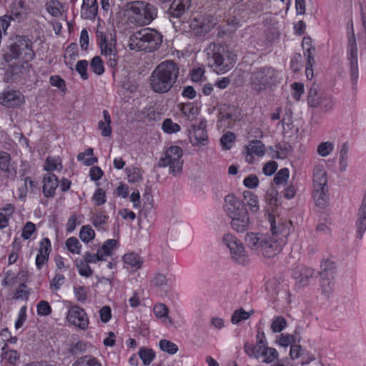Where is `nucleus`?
Returning <instances> with one entry per match:
<instances>
[{
	"instance_id": "obj_35",
	"label": "nucleus",
	"mask_w": 366,
	"mask_h": 366,
	"mask_svg": "<svg viewBox=\"0 0 366 366\" xmlns=\"http://www.w3.org/2000/svg\"><path fill=\"white\" fill-rule=\"evenodd\" d=\"M92 71L97 75H101L104 72V66L100 56H94L90 63Z\"/></svg>"
},
{
	"instance_id": "obj_24",
	"label": "nucleus",
	"mask_w": 366,
	"mask_h": 366,
	"mask_svg": "<svg viewBox=\"0 0 366 366\" xmlns=\"http://www.w3.org/2000/svg\"><path fill=\"white\" fill-rule=\"evenodd\" d=\"M104 121L101 120L98 123V128L102 130V135L104 137H109L112 134L111 117L107 110L103 111Z\"/></svg>"
},
{
	"instance_id": "obj_16",
	"label": "nucleus",
	"mask_w": 366,
	"mask_h": 366,
	"mask_svg": "<svg viewBox=\"0 0 366 366\" xmlns=\"http://www.w3.org/2000/svg\"><path fill=\"white\" fill-rule=\"evenodd\" d=\"M247 158L246 160L249 163L253 162V155L262 157L265 153V148L263 143L259 140H252L249 142V145L246 147Z\"/></svg>"
},
{
	"instance_id": "obj_18",
	"label": "nucleus",
	"mask_w": 366,
	"mask_h": 366,
	"mask_svg": "<svg viewBox=\"0 0 366 366\" xmlns=\"http://www.w3.org/2000/svg\"><path fill=\"white\" fill-rule=\"evenodd\" d=\"M223 242L230 249L232 254L240 256L244 252L243 244L239 242L232 234H226L223 237Z\"/></svg>"
},
{
	"instance_id": "obj_6",
	"label": "nucleus",
	"mask_w": 366,
	"mask_h": 366,
	"mask_svg": "<svg viewBox=\"0 0 366 366\" xmlns=\"http://www.w3.org/2000/svg\"><path fill=\"white\" fill-rule=\"evenodd\" d=\"M183 152L178 146L170 147L164 153V157L159 159V167L169 166L170 170L175 174L179 172L182 168L183 161L181 159Z\"/></svg>"
},
{
	"instance_id": "obj_45",
	"label": "nucleus",
	"mask_w": 366,
	"mask_h": 366,
	"mask_svg": "<svg viewBox=\"0 0 366 366\" xmlns=\"http://www.w3.org/2000/svg\"><path fill=\"white\" fill-rule=\"evenodd\" d=\"M51 251V244L48 238H44L40 242V247L37 255L45 256L49 258Z\"/></svg>"
},
{
	"instance_id": "obj_14",
	"label": "nucleus",
	"mask_w": 366,
	"mask_h": 366,
	"mask_svg": "<svg viewBox=\"0 0 366 366\" xmlns=\"http://www.w3.org/2000/svg\"><path fill=\"white\" fill-rule=\"evenodd\" d=\"M190 6L191 0H174L167 11L170 21L172 18H181Z\"/></svg>"
},
{
	"instance_id": "obj_4",
	"label": "nucleus",
	"mask_w": 366,
	"mask_h": 366,
	"mask_svg": "<svg viewBox=\"0 0 366 366\" xmlns=\"http://www.w3.org/2000/svg\"><path fill=\"white\" fill-rule=\"evenodd\" d=\"M9 49L10 53L4 54V59L8 62L20 56L24 61L29 62L35 56L32 43L26 36H16L14 42L9 46Z\"/></svg>"
},
{
	"instance_id": "obj_25",
	"label": "nucleus",
	"mask_w": 366,
	"mask_h": 366,
	"mask_svg": "<svg viewBox=\"0 0 366 366\" xmlns=\"http://www.w3.org/2000/svg\"><path fill=\"white\" fill-rule=\"evenodd\" d=\"M320 102L321 94H319L318 86L316 84H312L307 96L308 105L311 107H317L321 104Z\"/></svg>"
},
{
	"instance_id": "obj_5",
	"label": "nucleus",
	"mask_w": 366,
	"mask_h": 366,
	"mask_svg": "<svg viewBox=\"0 0 366 366\" xmlns=\"http://www.w3.org/2000/svg\"><path fill=\"white\" fill-rule=\"evenodd\" d=\"M98 44L101 49L102 54L107 58V64L111 68H114L118 63L119 56L116 49V40L111 37L107 39L103 32L97 31Z\"/></svg>"
},
{
	"instance_id": "obj_13",
	"label": "nucleus",
	"mask_w": 366,
	"mask_h": 366,
	"mask_svg": "<svg viewBox=\"0 0 366 366\" xmlns=\"http://www.w3.org/2000/svg\"><path fill=\"white\" fill-rule=\"evenodd\" d=\"M284 243L282 241L278 242L274 237L265 235L259 252L264 257L272 258L280 252Z\"/></svg>"
},
{
	"instance_id": "obj_42",
	"label": "nucleus",
	"mask_w": 366,
	"mask_h": 366,
	"mask_svg": "<svg viewBox=\"0 0 366 366\" xmlns=\"http://www.w3.org/2000/svg\"><path fill=\"white\" fill-rule=\"evenodd\" d=\"M251 313L244 311L243 309L237 310L232 316L231 321L233 324H237L242 320L249 318Z\"/></svg>"
},
{
	"instance_id": "obj_43",
	"label": "nucleus",
	"mask_w": 366,
	"mask_h": 366,
	"mask_svg": "<svg viewBox=\"0 0 366 366\" xmlns=\"http://www.w3.org/2000/svg\"><path fill=\"white\" fill-rule=\"evenodd\" d=\"M334 145L330 142H322L317 147V152L321 157H327L333 150Z\"/></svg>"
},
{
	"instance_id": "obj_21",
	"label": "nucleus",
	"mask_w": 366,
	"mask_h": 366,
	"mask_svg": "<svg viewBox=\"0 0 366 366\" xmlns=\"http://www.w3.org/2000/svg\"><path fill=\"white\" fill-rule=\"evenodd\" d=\"M231 227L237 232L246 231L249 227V217L247 214H239L238 217H231Z\"/></svg>"
},
{
	"instance_id": "obj_53",
	"label": "nucleus",
	"mask_w": 366,
	"mask_h": 366,
	"mask_svg": "<svg viewBox=\"0 0 366 366\" xmlns=\"http://www.w3.org/2000/svg\"><path fill=\"white\" fill-rule=\"evenodd\" d=\"M87 66L88 61L86 60H80L76 65V70L84 80L87 79L89 77L87 74Z\"/></svg>"
},
{
	"instance_id": "obj_46",
	"label": "nucleus",
	"mask_w": 366,
	"mask_h": 366,
	"mask_svg": "<svg viewBox=\"0 0 366 366\" xmlns=\"http://www.w3.org/2000/svg\"><path fill=\"white\" fill-rule=\"evenodd\" d=\"M37 314L40 316H47L51 313V307L49 302L44 300L40 301L36 306Z\"/></svg>"
},
{
	"instance_id": "obj_44",
	"label": "nucleus",
	"mask_w": 366,
	"mask_h": 366,
	"mask_svg": "<svg viewBox=\"0 0 366 366\" xmlns=\"http://www.w3.org/2000/svg\"><path fill=\"white\" fill-rule=\"evenodd\" d=\"M269 221L271 223V231L273 235L281 234L285 237H286L288 235L289 232L287 229L285 225H282L277 227L275 224V219H274V217L272 218L271 217H269Z\"/></svg>"
},
{
	"instance_id": "obj_61",
	"label": "nucleus",
	"mask_w": 366,
	"mask_h": 366,
	"mask_svg": "<svg viewBox=\"0 0 366 366\" xmlns=\"http://www.w3.org/2000/svg\"><path fill=\"white\" fill-rule=\"evenodd\" d=\"M107 219L108 217L106 215L98 213L93 216L92 223L95 227L99 228L107 222Z\"/></svg>"
},
{
	"instance_id": "obj_12",
	"label": "nucleus",
	"mask_w": 366,
	"mask_h": 366,
	"mask_svg": "<svg viewBox=\"0 0 366 366\" xmlns=\"http://www.w3.org/2000/svg\"><path fill=\"white\" fill-rule=\"evenodd\" d=\"M207 124L201 121L197 126L192 125L189 132V140L194 146L205 145L207 142Z\"/></svg>"
},
{
	"instance_id": "obj_22",
	"label": "nucleus",
	"mask_w": 366,
	"mask_h": 366,
	"mask_svg": "<svg viewBox=\"0 0 366 366\" xmlns=\"http://www.w3.org/2000/svg\"><path fill=\"white\" fill-rule=\"evenodd\" d=\"M313 197L317 207H326L329 202L328 189L314 190Z\"/></svg>"
},
{
	"instance_id": "obj_33",
	"label": "nucleus",
	"mask_w": 366,
	"mask_h": 366,
	"mask_svg": "<svg viewBox=\"0 0 366 366\" xmlns=\"http://www.w3.org/2000/svg\"><path fill=\"white\" fill-rule=\"evenodd\" d=\"M117 242L116 239H107L97 251L99 254H103L104 257L105 256H109L112 254V252L117 246Z\"/></svg>"
},
{
	"instance_id": "obj_48",
	"label": "nucleus",
	"mask_w": 366,
	"mask_h": 366,
	"mask_svg": "<svg viewBox=\"0 0 366 366\" xmlns=\"http://www.w3.org/2000/svg\"><path fill=\"white\" fill-rule=\"evenodd\" d=\"M84 262L89 264L95 263L97 261H104L105 260V258L104 257V254H99L98 251L96 254H92L89 252H87L84 256Z\"/></svg>"
},
{
	"instance_id": "obj_11",
	"label": "nucleus",
	"mask_w": 366,
	"mask_h": 366,
	"mask_svg": "<svg viewBox=\"0 0 366 366\" xmlns=\"http://www.w3.org/2000/svg\"><path fill=\"white\" fill-rule=\"evenodd\" d=\"M24 102V96L18 90L9 89L0 94V104L7 108L20 107Z\"/></svg>"
},
{
	"instance_id": "obj_8",
	"label": "nucleus",
	"mask_w": 366,
	"mask_h": 366,
	"mask_svg": "<svg viewBox=\"0 0 366 366\" xmlns=\"http://www.w3.org/2000/svg\"><path fill=\"white\" fill-rule=\"evenodd\" d=\"M214 25L212 17L199 16L191 20L189 26L196 36H203L210 32Z\"/></svg>"
},
{
	"instance_id": "obj_63",
	"label": "nucleus",
	"mask_w": 366,
	"mask_h": 366,
	"mask_svg": "<svg viewBox=\"0 0 366 366\" xmlns=\"http://www.w3.org/2000/svg\"><path fill=\"white\" fill-rule=\"evenodd\" d=\"M291 87L295 91L294 99L297 101L300 100V97L304 93V84L300 82H295L291 85Z\"/></svg>"
},
{
	"instance_id": "obj_34",
	"label": "nucleus",
	"mask_w": 366,
	"mask_h": 366,
	"mask_svg": "<svg viewBox=\"0 0 366 366\" xmlns=\"http://www.w3.org/2000/svg\"><path fill=\"white\" fill-rule=\"evenodd\" d=\"M300 341V337H297L296 335L281 334L279 340V344L283 347H287L289 345H295L296 342Z\"/></svg>"
},
{
	"instance_id": "obj_50",
	"label": "nucleus",
	"mask_w": 366,
	"mask_h": 366,
	"mask_svg": "<svg viewBox=\"0 0 366 366\" xmlns=\"http://www.w3.org/2000/svg\"><path fill=\"white\" fill-rule=\"evenodd\" d=\"M289 178V169L287 168L281 169L274 176V182L276 184H282L286 182Z\"/></svg>"
},
{
	"instance_id": "obj_10",
	"label": "nucleus",
	"mask_w": 366,
	"mask_h": 366,
	"mask_svg": "<svg viewBox=\"0 0 366 366\" xmlns=\"http://www.w3.org/2000/svg\"><path fill=\"white\" fill-rule=\"evenodd\" d=\"M67 321L81 330L88 327L89 319L85 311L79 306L71 307L66 315Z\"/></svg>"
},
{
	"instance_id": "obj_32",
	"label": "nucleus",
	"mask_w": 366,
	"mask_h": 366,
	"mask_svg": "<svg viewBox=\"0 0 366 366\" xmlns=\"http://www.w3.org/2000/svg\"><path fill=\"white\" fill-rule=\"evenodd\" d=\"M79 237L83 242L87 243L94 238V230L92 229L90 225L83 226L80 229Z\"/></svg>"
},
{
	"instance_id": "obj_57",
	"label": "nucleus",
	"mask_w": 366,
	"mask_h": 366,
	"mask_svg": "<svg viewBox=\"0 0 366 366\" xmlns=\"http://www.w3.org/2000/svg\"><path fill=\"white\" fill-rule=\"evenodd\" d=\"M2 357L4 359L6 360L10 364L14 365L16 360L19 358V355L18 352L14 350H10L5 351L2 354Z\"/></svg>"
},
{
	"instance_id": "obj_62",
	"label": "nucleus",
	"mask_w": 366,
	"mask_h": 366,
	"mask_svg": "<svg viewBox=\"0 0 366 366\" xmlns=\"http://www.w3.org/2000/svg\"><path fill=\"white\" fill-rule=\"evenodd\" d=\"M93 199L95 201L97 205H102L106 202V194L104 190L99 188L96 190Z\"/></svg>"
},
{
	"instance_id": "obj_58",
	"label": "nucleus",
	"mask_w": 366,
	"mask_h": 366,
	"mask_svg": "<svg viewBox=\"0 0 366 366\" xmlns=\"http://www.w3.org/2000/svg\"><path fill=\"white\" fill-rule=\"evenodd\" d=\"M234 134L231 132H228L221 137L220 142L223 147L226 149H229L230 145L229 144L232 143L234 141Z\"/></svg>"
},
{
	"instance_id": "obj_19",
	"label": "nucleus",
	"mask_w": 366,
	"mask_h": 366,
	"mask_svg": "<svg viewBox=\"0 0 366 366\" xmlns=\"http://www.w3.org/2000/svg\"><path fill=\"white\" fill-rule=\"evenodd\" d=\"M265 234L251 232L247 234L244 241L251 249L259 252Z\"/></svg>"
},
{
	"instance_id": "obj_20",
	"label": "nucleus",
	"mask_w": 366,
	"mask_h": 366,
	"mask_svg": "<svg viewBox=\"0 0 366 366\" xmlns=\"http://www.w3.org/2000/svg\"><path fill=\"white\" fill-rule=\"evenodd\" d=\"M327 173L325 170L317 168L313 174L314 190L328 189Z\"/></svg>"
},
{
	"instance_id": "obj_54",
	"label": "nucleus",
	"mask_w": 366,
	"mask_h": 366,
	"mask_svg": "<svg viewBox=\"0 0 366 366\" xmlns=\"http://www.w3.org/2000/svg\"><path fill=\"white\" fill-rule=\"evenodd\" d=\"M169 309L164 304H157L154 307V313L157 318L167 317Z\"/></svg>"
},
{
	"instance_id": "obj_2",
	"label": "nucleus",
	"mask_w": 366,
	"mask_h": 366,
	"mask_svg": "<svg viewBox=\"0 0 366 366\" xmlns=\"http://www.w3.org/2000/svg\"><path fill=\"white\" fill-rule=\"evenodd\" d=\"M206 51L209 66L213 67L218 74H224L234 66L237 56L227 46L210 43Z\"/></svg>"
},
{
	"instance_id": "obj_30",
	"label": "nucleus",
	"mask_w": 366,
	"mask_h": 366,
	"mask_svg": "<svg viewBox=\"0 0 366 366\" xmlns=\"http://www.w3.org/2000/svg\"><path fill=\"white\" fill-rule=\"evenodd\" d=\"M139 355L144 365H149L155 357V352L150 348L142 347Z\"/></svg>"
},
{
	"instance_id": "obj_29",
	"label": "nucleus",
	"mask_w": 366,
	"mask_h": 366,
	"mask_svg": "<svg viewBox=\"0 0 366 366\" xmlns=\"http://www.w3.org/2000/svg\"><path fill=\"white\" fill-rule=\"evenodd\" d=\"M143 11L144 18H143L142 24H149L157 16V10L154 6L145 2V9Z\"/></svg>"
},
{
	"instance_id": "obj_7",
	"label": "nucleus",
	"mask_w": 366,
	"mask_h": 366,
	"mask_svg": "<svg viewBox=\"0 0 366 366\" xmlns=\"http://www.w3.org/2000/svg\"><path fill=\"white\" fill-rule=\"evenodd\" d=\"M275 77V71L271 67L265 66L256 69L251 74L252 89L257 92L265 89Z\"/></svg>"
},
{
	"instance_id": "obj_3",
	"label": "nucleus",
	"mask_w": 366,
	"mask_h": 366,
	"mask_svg": "<svg viewBox=\"0 0 366 366\" xmlns=\"http://www.w3.org/2000/svg\"><path fill=\"white\" fill-rule=\"evenodd\" d=\"M162 43V36L156 29L144 28L129 36V47L132 50L153 52Z\"/></svg>"
},
{
	"instance_id": "obj_56",
	"label": "nucleus",
	"mask_w": 366,
	"mask_h": 366,
	"mask_svg": "<svg viewBox=\"0 0 366 366\" xmlns=\"http://www.w3.org/2000/svg\"><path fill=\"white\" fill-rule=\"evenodd\" d=\"M35 231L36 225L31 222H28L22 229L21 237L24 239H29Z\"/></svg>"
},
{
	"instance_id": "obj_23",
	"label": "nucleus",
	"mask_w": 366,
	"mask_h": 366,
	"mask_svg": "<svg viewBox=\"0 0 366 366\" xmlns=\"http://www.w3.org/2000/svg\"><path fill=\"white\" fill-rule=\"evenodd\" d=\"M237 108L231 104H224L219 109V118L221 120L229 119L235 120Z\"/></svg>"
},
{
	"instance_id": "obj_40",
	"label": "nucleus",
	"mask_w": 366,
	"mask_h": 366,
	"mask_svg": "<svg viewBox=\"0 0 366 366\" xmlns=\"http://www.w3.org/2000/svg\"><path fill=\"white\" fill-rule=\"evenodd\" d=\"M68 250L74 254H80L81 244L76 237H70L66 241Z\"/></svg>"
},
{
	"instance_id": "obj_51",
	"label": "nucleus",
	"mask_w": 366,
	"mask_h": 366,
	"mask_svg": "<svg viewBox=\"0 0 366 366\" xmlns=\"http://www.w3.org/2000/svg\"><path fill=\"white\" fill-rule=\"evenodd\" d=\"M321 269L320 275L322 277H327L328 272L332 274V270L335 269V264L330 260H324L321 264Z\"/></svg>"
},
{
	"instance_id": "obj_26",
	"label": "nucleus",
	"mask_w": 366,
	"mask_h": 366,
	"mask_svg": "<svg viewBox=\"0 0 366 366\" xmlns=\"http://www.w3.org/2000/svg\"><path fill=\"white\" fill-rule=\"evenodd\" d=\"M81 8L86 10V18L87 19L94 18L97 14L98 5L97 0H83Z\"/></svg>"
},
{
	"instance_id": "obj_17",
	"label": "nucleus",
	"mask_w": 366,
	"mask_h": 366,
	"mask_svg": "<svg viewBox=\"0 0 366 366\" xmlns=\"http://www.w3.org/2000/svg\"><path fill=\"white\" fill-rule=\"evenodd\" d=\"M59 185L57 177L51 173H49L44 177L43 192L45 197H52L55 194V190Z\"/></svg>"
},
{
	"instance_id": "obj_41",
	"label": "nucleus",
	"mask_w": 366,
	"mask_h": 366,
	"mask_svg": "<svg viewBox=\"0 0 366 366\" xmlns=\"http://www.w3.org/2000/svg\"><path fill=\"white\" fill-rule=\"evenodd\" d=\"M127 8L134 15L139 14L140 11H144L143 10L145 9V2L142 1H132L127 4Z\"/></svg>"
},
{
	"instance_id": "obj_52",
	"label": "nucleus",
	"mask_w": 366,
	"mask_h": 366,
	"mask_svg": "<svg viewBox=\"0 0 366 366\" xmlns=\"http://www.w3.org/2000/svg\"><path fill=\"white\" fill-rule=\"evenodd\" d=\"M76 267L78 268L79 273L81 276L89 277L93 274V270L89 266V264L84 262L82 260L76 263Z\"/></svg>"
},
{
	"instance_id": "obj_31",
	"label": "nucleus",
	"mask_w": 366,
	"mask_h": 366,
	"mask_svg": "<svg viewBox=\"0 0 366 366\" xmlns=\"http://www.w3.org/2000/svg\"><path fill=\"white\" fill-rule=\"evenodd\" d=\"M244 198L247 200V204L250 210L256 212L259 209L257 197L252 192H244Z\"/></svg>"
},
{
	"instance_id": "obj_1",
	"label": "nucleus",
	"mask_w": 366,
	"mask_h": 366,
	"mask_svg": "<svg viewBox=\"0 0 366 366\" xmlns=\"http://www.w3.org/2000/svg\"><path fill=\"white\" fill-rule=\"evenodd\" d=\"M179 74V65L173 60H165L161 62L150 76L151 89L159 94L168 92L176 83Z\"/></svg>"
},
{
	"instance_id": "obj_59",
	"label": "nucleus",
	"mask_w": 366,
	"mask_h": 366,
	"mask_svg": "<svg viewBox=\"0 0 366 366\" xmlns=\"http://www.w3.org/2000/svg\"><path fill=\"white\" fill-rule=\"evenodd\" d=\"M259 184V179L256 175L251 174L244 179V185L249 189L256 188Z\"/></svg>"
},
{
	"instance_id": "obj_15",
	"label": "nucleus",
	"mask_w": 366,
	"mask_h": 366,
	"mask_svg": "<svg viewBox=\"0 0 366 366\" xmlns=\"http://www.w3.org/2000/svg\"><path fill=\"white\" fill-rule=\"evenodd\" d=\"M349 59L350 61V70L352 81L357 78V49L354 32L349 37Z\"/></svg>"
},
{
	"instance_id": "obj_37",
	"label": "nucleus",
	"mask_w": 366,
	"mask_h": 366,
	"mask_svg": "<svg viewBox=\"0 0 366 366\" xmlns=\"http://www.w3.org/2000/svg\"><path fill=\"white\" fill-rule=\"evenodd\" d=\"M262 356L264 357V362L270 363L277 358L278 353L274 348L265 347Z\"/></svg>"
},
{
	"instance_id": "obj_49",
	"label": "nucleus",
	"mask_w": 366,
	"mask_h": 366,
	"mask_svg": "<svg viewBox=\"0 0 366 366\" xmlns=\"http://www.w3.org/2000/svg\"><path fill=\"white\" fill-rule=\"evenodd\" d=\"M266 289L272 295H277L280 290V281L277 279L269 280L266 284Z\"/></svg>"
},
{
	"instance_id": "obj_28",
	"label": "nucleus",
	"mask_w": 366,
	"mask_h": 366,
	"mask_svg": "<svg viewBox=\"0 0 366 366\" xmlns=\"http://www.w3.org/2000/svg\"><path fill=\"white\" fill-rule=\"evenodd\" d=\"M124 262L127 264L130 265L132 267L137 269L141 267L142 261L138 254L134 253L126 254L123 257Z\"/></svg>"
},
{
	"instance_id": "obj_60",
	"label": "nucleus",
	"mask_w": 366,
	"mask_h": 366,
	"mask_svg": "<svg viewBox=\"0 0 366 366\" xmlns=\"http://www.w3.org/2000/svg\"><path fill=\"white\" fill-rule=\"evenodd\" d=\"M277 169V163L274 161H270L266 163L263 167V173L267 176L272 175Z\"/></svg>"
},
{
	"instance_id": "obj_38",
	"label": "nucleus",
	"mask_w": 366,
	"mask_h": 366,
	"mask_svg": "<svg viewBox=\"0 0 366 366\" xmlns=\"http://www.w3.org/2000/svg\"><path fill=\"white\" fill-rule=\"evenodd\" d=\"M162 129L167 134H172L179 132L180 126L174 123L171 119H166L162 123Z\"/></svg>"
},
{
	"instance_id": "obj_64",
	"label": "nucleus",
	"mask_w": 366,
	"mask_h": 366,
	"mask_svg": "<svg viewBox=\"0 0 366 366\" xmlns=\"http://www.w3.org/2000/svg\"><path fill=\"white\" fill-rule=\"evenodd\" d=\"M75 296L78 301L84 302L87 298V293L85 290V287L83 286H79L74 288Z\"/></svg>"
},
{
	"instance_id": "obj_47",
	"label": "nucleus",
	"mask_w": 366,
	"mask_h": 366,
	"mask_svg": "<svg viewBox=\"0 0 366 366\" xmlns=\"http://www.w3.org/2000/svg\"><path fill=\"white\" fill-rule=\"evenodd\" d=\"M349 151V146L347 142L342 144L341 150L340 152V164L341 167V171L345 169L347 167V153Z\"/></svg>"
},
{
	"instance_id": "obj_39",
	"label": "nucleus",
	"mask_w": 366,
	"mask_h": 366,
	"mask_svg": "<svg viewBox=\"0 0 366 366\" xmlns=\"http://www.w3.org/2000/svg\"><path fill=\"white\" fill-rule=\"evenodd\" d=\"M286 325V320L282 316H277L274 319L271 325V329L273 332H280L284 330Z\"/></svg>"
},
{
	"instance_id": "obj_55",
	"label": "nucleus",
	"mask_w": 366,
	"mask_h": 366,
	"mask_svg": "<svg viewBox=\"0 0 366 366\" xmlns=\"http://www.w3.org/2000/svg\"><path fill=\"white\" fill-rule=\"evenodd\" d=\"M9 154L3 151H0V169L5 172L9 171Z\"/></svg>"
},
{
	"instance_id": "obj_36",
	"label": "nucleus",
	"mask_w": 366,
	"mask_h": 366,
	"mask_svg": "<svg viewBox=\"0 0 366 366\" xmlns=\"http://www.w3.org/2000/svg\"><path fill=\"white\" fill-rule=\"evenodd\" d=\"M159 347L162 351L171 355H174L178 351L177 345L167 340H160Z\"/></svg>"
},
{
	"instance_id": "obj_27",
	"label": "nucleus",
	"mask_w": 366,
	"mask_h": 366,
	"mask_svg": "<svg viewBox=\"0 0 366 366\" xmlns=\"http://www.w3.org/2000/svg\"><path fill=\"white\" fill-rule=\"evenodd\" d=\"M48 12L54 17H58L61 15L62 4L58 0H51L46 4Z\"/></svg>"
},
{
	"instance_id": "obj_9",
	"label": "nucleus",
	"mask_w": 366,
	"mask_h": 366,
	"mask_svg": "<svg viewBox=\"0 0 366 366\" xmlns=\"http://www.w3.org/2000/svg\"><path fill=\"white\" fill-rule=\"evenodd\" d=\"M225 205L224 209L231 218L238 217L239 214H247V210L244 204L234 194H228L224 197Z\"/></svg>"
}]
</instances>
